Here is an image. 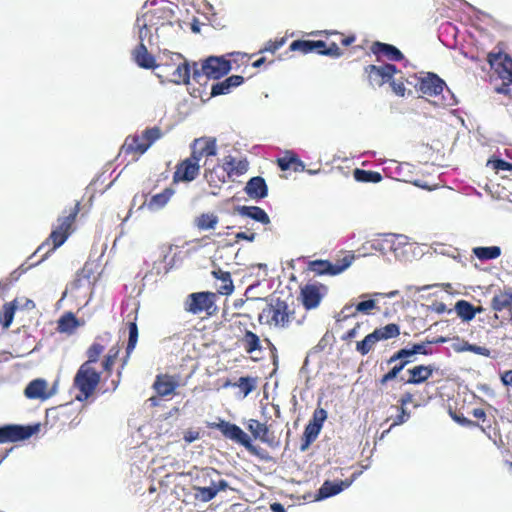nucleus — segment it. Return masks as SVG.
I'll return each mask as SVG.
<instances>
[{
  "mask_svg": "<svg viewBox=\"0 0 512 512\" xmlns=\"http://www.w3.org/2000/svg\"><path fill=\"white\" fill-rule=\"evenodd\" d=\"M79 210L80 203L77 202L74 207L70 209L68 214H66L67 211L65 210L63 215L58 217L57 225L54 226L47 240L43 242L36 250V253H39L44 251L46 247H49L38 262L45 260L51 252L55 251L65 243L70 235V229L79 213Z\"/></svg>",
  "mask_w": 512,
  "mask_h": 512,
  "instance_id": "f257e3e1",
  "label": "nucleus"
},
{
  "mask_svg": "<svg viewBox=\"0 0 512 512\" xmlns=\"http://www.w3.org/2000/svg\"><path fill=\"white\" fill-rule=\"evenodd\" d=\"M101 379V374L88 363H83L75 374L73 386L79 391L75 399L86 401L96 390Z\"/></svg>",
  "mask_w": 512,
  "mask_h": 512,
  "instance_id": "f03ea898",
  "label": "nucleus"
},
{
  "mask_svg": "<svg viewBox=\"0 0 512 512\" xmlns=\"http://www.w3.org/2000/svg\"><path fill=\"white\" fill-rule=\"evenodd\" d=\"M163 136L161 129L157 126L147 128L142 132V135L128 136L122 145V151L126 154L137 152L140 155L144 154L150 146Z\"/></svg>",
  "mask_w": 512,
  "mask_h": 512,
  "instance_id": "7ed1b4c3",
  "label": "nucleus"
},
{
  "mask_svg": "<svg viewBox=\"0 0 512 512\" xmlns=\"http://www.w3.org/2000/svg\"><path fill=\"white\" fill-rule=\"evenodd\" d=\"M214 427L219 430L225 438L244 446L251 454L262 457L261 452L263 449L253 445L250 436L238 425L220 420Z\"/></svg>",
  "mask_w": 512,
  "mask_h": 512,
  "instance_id": "20e7f679",
  "label": "nucleus"
},
{
  "mask_svg": "<svg viewBox=\"0 0 512 512\" xmlns=\"http://www.w3.org/2000/svg\"><path fill=\"white\" fill-rule=\"evenodd\" d=\"M215 298L216 295L212 292L191 293L184 301V310L193 315H198L202 312L211 315V309H215Z\"/></svg>",
  "mask_w": 512,
  "mask_h": 512,
  "instance_id": "39448f33",
  "label": "nucleus"
},
{
  "mask_svg": "<svg viewBox=\"0 0 512 512\" xmlns=\"http://www.w3.org/2000/svg\"><path fill=\"white\" fill-rule=\"evenodd\" d=\"M40 424L21 425L6 424L0 426V443L18 442L29 439L32 435L38 433Z\"/></svg>",
  "mask_w": 512,
  "mask_h": 512,
  "instance_id": "423d86ee",
  "label": "nucleus"
},
{
  "mask_svg": "<svg viewBox=\"0 0 512 512\" xmlns=\"http://www.w3.org/2000/svg\"><path fill=\"white\" fill-rule=\"evenodd\" d=\"M354 260L353 255H346L332 263L328 260H314L309 263V270L317 275H338L350 267Z\"/></svg>",
  "mask_w": 512,
  "mask_h": 512,
  "instance_id": "0eeeda50",
  "label": "nucleus"
},
{
  "mask_svg": "<svg viewBox=\"0 0 512 512\" xmlns=\"http://www.w3.org/2000/svg\"><path fill=\"white\" fill-rule=\"evenodd\" d=\"M487 61L502 80L512 83V58L509 55L490 52L487 55Z\"/></svg>",
  "mask_w": 512,
  "mask_h": 512,
  "instance_id": "6e6552de",
  "label": "nucleus"
},
{
  "mask_svg": "<svg viewBox=\"0 0 512 512\" xmlns=\"http://www.w3.org/2000/svg\"><path fill=\"white\" fill-rule=\"evenodd\" d=\"M396 70V66L393 64L369 65L365 68L369 82L373 86H382L384 83L390 82Z\"/></svg>",
  "mask_w": 512,
  "mask_h": 512,
  "instance_id": "1a4fd4ad",
  "label": "nucleus"
},
{
  "mask_svg": "<svg viewBox=\"0 0 512 512\" xmlns=\"http://www.w3.org/2000/svg\"><path fill=\"white\" fill-rule=\"evenodd\" d=\"M231 70L230 61L223 56H210L203 62V71L207 77L217 80L228 74Z\"/></svg>",
  "mask_w": 512,
  "mask_h": 512,
  "instance_id": "9d476101",
  "label": "nucleus"
},
{
  "mask_svg": "<svg viewBox=\"0 0 512 512\" xmlns=\"http://www.w3.org/2000/svg\"><path fill=\"white\" fill-rule=\"evenodd\" d=\"M357 475V473H354L351 479H346L339 482L330 480L324 481L321 487L317 490L315 500L322 501L341 493L344 489L350 487V485L356 479Z\"/></svg>",
  "mask_w": 512,
  "mask_h": 512,
  "instance_id": "9b49d317",
  "label": "nucleus"
},
{
  "mask_svg": "<svg viewBox=\"0 0 512 512\" xmlns=\"http://www.w3.org/2000/svg\"><path fill=\"white\" fill-rule=\"evenodd\" d=\"M263 313L271 315L272 321L276 326L284 327L289 322L288 304L279 298L272 299L267 308L263 310Z\"/></svg>",
  "mask_w": 512,
  "mask_h": 512,
  "instance_id": "f8f14e48",
  "label": "nucleus"
},
{
  "mask_svg": "<svg viewBox=\"0 0 512 512\" xmlns=\"http://www.w3.org/2000/svg\"><path fill=\"white\" fill-rule=\"evenodd\" d=\"M446 83L437 74L428 72L427 75L420 79L418 89L425 95L437 96L443 93Z\"/></svg>",
  "mask_w": 512,
  "mask_h": 512,
  "instance_id": "ddd939ff",
  "label": "nucleus"
},
{
  "mask_svg": "<svg viewBox=\"0 0 512 512\" xmlns=\"http://www.w3.org/2000/svg\"><path fill=\"white\" fill-rule=\"evenodd\" d=\"M199 171L200 165L187 158L177 165L173 181L191 182L198 176Z\"/></svg>",
  "mask_w": 512,
  "mask_h": 512,
  "instance_id": "4468645a",
  "label": "nucleus"
},
{
  "mask_svg": "<svg viewBox=\"0 0 512 512\" xmlns=\"http://www.w3.org/2000/svg\"><path fill=\"white\" fill-rule=\"evenodd\" d=\"M244 191L251 199L259 201L267 197L268 186L263 177L254 176L247 181Z\"/></svg>",
  "mask_w": 512,
  "mask_h": 512,
  "instance_id": "2eb2a0df",
  "label": "nucleus"
},
{
  "mask_svg": "<svg viewBox=\"0 0 512 512\" xmlns=\"http://www.w3.org/2000/svg\"><path fill=\"white\" fill-rule=\"evenodd\" d=\"M174 193L173 188L167 187L162 192L151 196L149 200L146 199L139 208L146 207L150 212H157L168 204Z\"/></svg>",
  "mask_w": 512,
  "mask_h": 512,
  "instance_id": "dca6fc26",
  "label": "nucleus"
},
{
  "mask_svg": "<svg viewBox=\"0 0 512 512\" xmlns=\"http://www.w3.org/2000/svg\"><path fill=\"white\" fill-rule=\"evenodd\" d=\"M437 370L435 365H417L407 370L410 378L406 381L407 384L419 385L427 381L433 373Z\"/></svg>",
  "mask_w": 512,
  "mask_h": 512,
  "instance_id": "f3484780",
  "label": "nucleus"
},
{
  "mask_svg": "<svg viewBox=\"0 0 512 512\" xmlns=\"http://www.w3.org/2000/svg\"><path fill=\"white\" fill-rule=\"evenodd\" d=\"M301 298L303 306L310 310L319 306L322 294L315 284H307L301 288Z\"/></svg>",
  "mask_w": 512,
  "mask_h": 512,
  "instance_id": "a211bd4d",
  "label": "nucleus"
},
{
  "mask_svg": "<svg viewBox=\"0 0 512 512\" xmlns=\"http://www.w3.org/2000/svg\"><path fill=\"white\" fill-rule=\"evenodd\" d=\"M244 82L243 76L231 75L221 82H217L211 87V96H219L230 93L232 88L240 86Z\"/></svg>",
  "mask_w": 512,
  "mask_h": 512,
  "instance_id": "6ab92c4d",
  "label": "nucleus"
},
{
  "mask_svg": "<svg viewBox=\"0 0 512 512\" xmlns=\"http://www.w3.org/2000/svg\"><path fill=\"white\" fill-rule=\"evenodd\" d=\"M179 386L177 379L169 375H158L153 384V388L159 396H168L174 393Z\"/></svg>",
  "mask_w": 512,
  "mask_h": 512,
  "instance_id": "aec40b11",
  "label": "nucleus"
},
{
  "mask_svg": "<svg viewBox=\"0 0 512 512\" xmlns=\"http://www.w3.org/2000/svg\"><path fill=\"white\" fill-rule=\"evenodd\" d=\"M235 211L240 216L251 218L261 224L267 225L270 223L268 214L258 206H237Z\"/></svg>",
  "mask_w": 512,
  "mask_h": 512,
  "instance_id": "412c9836",
  "label": "nucleus"
},
{
  "mask_svg": "<svg viewBox=\"0 0 512 512\" xmlns=\"http://www.w3.org/2000/svg\"><path fill=\"white\" fill-rule=\"evenodd\" d=\"M47 382L44 379L32 380L25 388L24 394L28 399H42L50 398L51 393H46Z\"/></svg>",
  "mask_w": 512,
  "mask_h": 512,
  "instance_id": "4be33fe9",
  "label": "nucleus"
},
{
  "mask_svg": "<svg viewBox=\"0 0 512 512\" xmlns=\"http://www.w3.org/2000/svg\"><path fill=\"white\" fill-rule=\"evenodd\" d=\"M133 59L141 68L151 69L155 67V58L148 52L144 43H139L135 48L133 51Z\"/></svg>",
  "mask_w": 512,
  "mask_h": 512,
  "instance_id": "5701e85b",
  "label": "nucleus"
},
{
  "mask_svg": "<svg viewBox=\"0 0 512 512\" xmlns=\"http://www.w3.org/2000/svg\"><path fill=\"white\" fill-rule=\"evenodd\" d=\"M372 52L375 55H384L392 61H399L404 57L397 47L382 42H375L372 46Z\"/></svg>",
  "mask_w": 512,
  "mask_h": 512,
  "instance_id": "b1692460",
  "label": "nucleus"
},
{
  "mask_svg": "<svg viewBox=\"0 0 512 512\" xmlns=\"http://www.w3.org/2000/svg\"><path fill=\"white\" fill-rule=\"evenodd\" d=\"M289 48L291 51H299L303 54L318 53L319 49L325 48V42L323 40H294Z\"/></svg>",
  "mask_w": 512,
  "mask_h": 512,
  "instance_id": "393cba45",
  "label": "nucleus"
},
{
  "mask_svg": "<svg viewBox=\"0 0 512 512\" xmlns=\"http://www.w3.org/2000/svg\"><path fill=\"white\" fill-rule=\"evenodd\" d=\"M212 275L222 282V284L218 288V293L222 295H230L233 293L234 285L231 278V274L229 272L223 271L222 269L218 268L212 271Z\"/></svg>",
  "mask_w": 512,
  "mask_h": 512,
  "instance_id": "a878e982",
  "label": "nucleus"
},
{
  "mask_svg": "<svg viewBox=\"0 0 512 512\" xmlns=\"http://www.w3.org/2000/svg\"><path fill=\"white\" fill-rule=\"evenodd\" d=\"M199 149L203 152V154L207 157L215 156L217 154V145L216 139L213 137H200L196 138L192 142V147H198L202 145Z\"/></svg>",
  "mask_w": 512,
  "mask_h": 512,
  "instance_id": "bb28decb",
  "label": "nucleus"
},
{
  "mask_svg": "<svg viewBox=\"0 0 512 512\" xmlns=\"http://www.w3.org/2000/svg\"><path fill=\"white\" fill-rule=\"evenodd\" d=\"M78 325L79 322L75 315L71 312H67L58 320L57 330L61 333L72 334Z\"/></svg>",
  "mask_w": 512,
  "mask_h": 512,
  "instance_id": "cd10ccee",
  "label": "nucleus"
},
{
  "mask_svg": "<svg viewBox=\"0 0 512 512\" xmlns=\"http://www.w3.org/2000/svg\"><path fill=\"white\" fill-rule=\"evenodd\" d=\"M248 430L256 439L261 440L263 443H270L268 438L269 430L266 424L255 419H250L248 422Z\"/></svg>",
  "mask_w": 512,
  "mask_h": 512,
  "instance_id": "c85d7f7f",
  "label": "nucleus"
},
{
  "mask_svg": "<svg viewBox=\"0 0 512 512\" xmlns=\"http://www.w3.org/2000/svg\"><path fill=\"white\" fill-rule=\"evenodd\" d=\"M191 68L187 61L179 64L172 73L171 81L175 84H189Z\"/></svg>",
  "mask_w": 512,
  "mask_h": 512,
  "instance_id": "c756f323",
  "label": "nucleus"
},
{
  "mask_svg": "<svg viewBox=\"0 0 512 512\" xmlns=\"http://www.w3.org/2000/svg\"><path fill=\"white\" fill-rule=\"evenodd\" d=\"M218 221V216L214 213H202L195 219V226L201 231H207L214 229Z\"/></svg>",
  "mask_w": 512,
  "mask_h": 512,
  "instance_id": "7c9ffc66",
  "label": "nucleus"
},
{
  "mask_svg": "<svg viewBox=\"0 0 512 512\" xmlns=\"http://www.w3.org/2000/svg\"><path fill=\"white\" fill-rule=\"evenodd\" d=\"M373 332L378 341L388 340L400 335V327L398 324L389 323L384 327L376 328Z\"/></svg>",
  "mask_w": 512,
  "mask_h": 512,
  "instance_id": "2f4dec72",
  "label": "nucleus"
},
{
  "mask_svg": "<svg viewBox=\"0 0 512 512\" xmlns=\"http://www.w3.org/2000/svg\"><path fill=\"white\" fill-rule=\"evenodd\" d=\"M455 311L463 321H471L476 315L474 306L466 300L457 301Z\"/></svg>",
  "mask_w": 512,
  "mask_h": 512,
  "instance_id": "473e14b6",
  "label": "nucleus"
},
{
  "mask_svg": "<svg viewBox=\"0 0 512 512\" xmlns=\"http://www.w3.org/2000/svg\"><path fill=\"white\" fill-rule=\"evenodd\" d=\"M18 303L19 302L16 299L14 301L4 304L3 311L0 314V323L4 329L9 328L10 325L12 324Z\"/></svg>",
  "mask_w": 512,
  "mask_h": 512,
  "instance_id": "72a5a7b5",
  "label": "nucleus"
},
{
  "mask_svg": "<svg viewBox=\"0 0 512 512\" xmlns=\"http://www.w3.org/2000/svg\"><path fill=\"white\" fill-rule=\"evenodd\" d=\"M473 254L479 260H492L501 255V248L499 246L475 247L473 249Z\"/></svg>",
  "mask_w": 512,
  "mask_h": 512,
  "instance_id": "f704fd0d",
  "label": "nucleus"
},
{
  "mask_svg": "<svg viewBox=\"0 0 512 512\" xmlns=\"http://www.w3.org/2000/svg\"><path fill=\"white\" fill-rule=\"evenodd\" d=\"M453 349L456 352L469 351V352H472V353H475V354H478V355H482V356H485V357H490L491 356L490 350L487 349L486 347L478 346V345H475V344H470L467 341H462L460 343L454 344L453 345Z\"/></svg>",
  "mask_w": 512,
  "mask_h": 512,
  "instance_id": "c9c22d12",
  "label": "nucleus"
},
{
  "mask_svg": "<svg viewBox=\"0 0 512 512\" xmlns=\"http://www.w3.org/2000/svg\"><path fill=\"white\" fill-rule=\"evenodd\" d=\"M353 176L357 182L363 183H379L382 180V175L379 172L359 168L354 170Z\"/></svg>",
  "mask_w": 512,
  "mask_h": 512,
  "instance_id": "e433bc0d",
  "label": "nucleus"
},
{
  "mask_svg": "<svg viewBox=\"0 0 512 512\" xmlns=\"http://www.w3.org/2000/svg\"><path fill=\"white\" fill-rule=\"evenodd\" d=\"M492 308L495 311L512 310V292L495 295L492 299Z\"/></svg>",
  "mask_w": 512,
  "mask_h": 512,
  "instance_id": "4c0bfd02",
  "label": "nucleus"
},
{
  "mask_svg": "<svg viewBox=\"0 0 512 512\" xmlns=\"http://www.w3.org/2000/svg\"><path fill=\"white\" fill-rule=\"evenodd\" d=\"M415 356V353L412 349V347L410 348H401L399 349L398 351H396L388 360H387V364H392L394 362H397V361H400V362H406V366L408 364H410L411 362H413V359L412 357Z\"/></svg>",
  "mask_w": 512,
  "mask_h": 512,
  "instance_id": "58836bf2",
  "label": "nucleus"
},
{
  "mask_svg": "<svg viewBox=\"0 0 512 512\" xmlns=\"http://www.w3.org/2000/svg\"><path fill=\"white\" fill-rule=\"evenodd\" d=\"M379 342L376 338V334L374 332L365 336V338L356 344V350L361 355H367L374 347V345Z\"/></svg>",
  "mask_w": 512,
  "mask_h": 512,
  "instance_id": "ea45409f",
  "label": "nucleus"
},
{
  "mask_svg": "<svg viewBox=\"0 0 512 512\" xmlns=\"http://www.w3.org/2000/svg\"><path fill=\"white\" fill-rule=\"evenodd\" d=\"M245 351L247 353H253L256 350L261 349L259 337L252 331L247 330L243 337Z\"/></svg>",
  "mask_w": 512,
  "mask_h": 512,
  "instance_id": "a19ab883",
  "label": "nucleus"
},
{
  "mask_svg": "<svg viewBox=\"0 0 512 512\" xmlns=\"http://www.w3.org/2000/svg\"><path fill=\"white\" fill-rule=\"evenodd\" d=\"M149 16V11L143 13L142 16L137 17L136 26L139 28L138 38L139 43H144L145 39L151 38L150 30L147 25V17Z\"/></svg>",
  "mask_w": 512,
  "mask_h": 512,
  "instance_id": "79ce46f5",
  "label": "nucleus"
},
{
  "mask_svg": "<svg viewBox=\"0 0 512 512\" xmlns=\"http://www.w3.org/2000/svg\"><path fill=\"white\" fill-rule=\"evenodd\" d=\"M128 332H129V337H128V343H127V347H126V353H127V355H130L132 353V351L134 350V348L137 344V341H138V327L135 322L129 323Z\"/></svg>",
  "mask_w": 512,
  "mask_h": 512,
  "instance_id": "37998d69",
  "label": "nucleus"
},
{
  "mask_svg": "<svg viewBox=\"0 0 512 512\" xmlns=\"http://www.w3.org/2000/svg\"><path fill=\"white\" fill-rule=\"evenodd\" d=\"M195 498L202 502H209L216 497L214 487H194Z\"/></svg>",
  "mask_w": 512,
  "mask_h": 512,
  "instance_id": "c03bdc74",
  "label": "nucleus"
},
{
  "mask_svg": "<svg viewBox=\"0 0 512 512\" xmlns=\"http://www.w3.org/2000/svg\"><path fill=\"white\" fill-rule=\"evenodd\" d=\"M104 351V346L99 343H93L89 349L87 350V357L88 360L84 363H88L89 366H92L93 363H96L98 361L99 356Z\"/></svg>",
  "mask_w": 512,
  "mask_h": 512,
  "instance_id": "a18cd8bd",
  "label": "nucleus"
},
{
  "mask_svg": "<svg viewBox=\"0 0 512 512\" xmlns=\"http://www.w3.org/2000/svg\"><path fill=\"white\" fill-rule=\"evenodd\" d=\"M255 379L252 377H240L238 380V387L247 396L255 389Z\"/></svg>",
  "mask_w": 512,
  "mask_h": 512,
  "instance_id": "49530a36",
  "label": "nucleus"
},
{
  "mask_svg": "<svg viewBox=\"0 0 512 512\" xmlns=\"http://www.w3.org/2000/svg\"><path fill=\"white\" fill-rule=\"evenodd\" d=\"M376 299L375 297H372L371 299L360 301L355 306V313H363V314H369L371 310L376 308Z\"/></svg>",
  "mask_w": 512,
  "mask_h": 512,
  "instance_id": "de8ad7c7",
  "label": "nucleus"
},
{
  "mask_svg": "<svg viewBox=\"0 0 512 512\" xmlns=\"http://www.w3.org/2000/svg\"><path fill=\"white\" fill-rule=\"evenodd\" d=\"M192 78L200 85H205L208 80L211 79L210 77H207L206 73L203 71V65L199 68L196 62L193 63Z\"/></svg>",
  "mask_w": 512,
  "mask_h": 512,
  "instance_id": "09e8293b",
  "label": "nucleus"
},
{
  "mask_svg": "<svg viewBox=\"0 0 512 512\" xmlns=\"http://www.w3.org/2000/svg\"><path fill=\"white\" fill-rule=\"evenodd\" d=\"M319 55L330 56L333 58H339L342 55V51L336 43H331L329 47L318 50Z\"/></svg>",
  "mask_w": 512,
  "mask_h": 512,
  "instance_id": "8fccbe9b",
  "label": "nucleus"
},
{
  "mask_svg": "<svg viewBox=\"0 0 512 512\" xmlns=\"http://www.w3.org/2000/svg\"><path fill=\"white\" fill-rule=\"evenodd\" d=\"M487 165H491L496 171H512V164L500 158L490 159Z\"/></svg>",
  "mask_w": 512,
  "mask_h": 512,
  "instance_id": "3c124183",
  "label": "nucleus"
},
{
  "mask_svg": "<svg viewBox=\"0 0 512 512\" xmlns=\"http://www.w3.org/2000/svg\"><path fill=\"white\" fill-rule=\"evenodd\" d=\"M327 419V411L323 408H317L314 413L310 424L316 425L322 429L323 423Z\"/></svg>",
  "mask_w": 512,
  "mask_h": 512,
  "instance_id": "603ef678",
  "label": "nucleus"
},
{
  "mask_svg": "<svg viewBox=\"0 0 512 512\" xmlns=\"http://www.w3.org/2000/svg\"><path fill=\"white\" fill-rule=\"evenodd\" d=\"M441 94H442L441 105L443 107H452V106H455L458 104L457 97L449 88H446V92L441 93Z\"/></svg>",
  "mask_w": 512,
  "mask_h": 512,
  "instance_id": "864d4df0",
  "label": "nucleus"
},
{
  "mask_svg": "<svg viewBox=\"0 0 512 512\" xmlns=\"http://www.w3.org/2000/svg\"><path fill=\"white\" fill-rule=\"evenodd\" d=\"M297 160V156L295 154L287 155L278 159V166L281 170L286 171L291 168Z\"/></svg>",
  "mask_w": 512,
  "mask_h": 512,
  "instance_id": "5fc2aeb1",
  "label": "nucleus"
},
{
  "mask_svg": "<svg viewBox=\"0 0 512 512\" xmlns=\"http://www.w3.org/2000/svg\"><path fill=\"white\" fill-rule=\"evenodd\" d=\"M321 431V428H319L316 425L308 423L305 427L303 437H306L308 441H315L318 437L319 433Z\"/></svg>",
  "mask_w": 512,
  "mask_h": 512,
  "instance_id": "6e6d98bb",
  "label": "nucleus"
},
{
  "mask_svg": "<svg viewBox=\"0 0 512 512\" xmlns=\"http://www.w3.org/2000/svg\"><path fill=\"white\" fill-rule=\"evenodd\" d=\"M286 42L285 38H281L280 40L276 41H268L265 45L264 49L261 50V52H271L275 53L277 50H279Z\"/></svg>",
  "mask_w": 512,
  "mask_h": 512,
  "instance_id": "4d7b16f0",
  "label": "nucleus"
},
{
  "mask_svg": "<svg viewBox=\"0 0 512 512\" xmlns=\"http://www.w3.org/2000/svg\"><path fill=\"white\" fill-rule=\"evenodd\" d=\"M427 345H429L427 343V340L424 341V342H421V343H415L412 345V349L416 354H423V355H431L432 354V350L427 348Z\"/></svg>",
  "mask_w": 512,
  "mask_h": 512,
  "instance_id": "13d9d810",
  "label": "nucleus"
},
{
  "mask_svg": "<svg viewBox=\"0 0 512 512\" xmlns=\"http://www.w3.org/2000/svg\"><path fill=\"white\" fill-rule=\"evenodd\" d=\"M399 410H400V413L394 419V422L391 425V427L401 425V424L405 423L410 418V412H408L405 409V407H400Z\"/></svg>",
  "mask_w": 512,
  "mask_h": 512,
  "instance_id": "bf43d9fd",
  "label": "nucleus"
},
{
  "mask_svg": "<svg viewBox=\"0 0 512 512\" xmlns=\"http://www.w3.org/2000/svg\"><path fill=\"white\" fill-rule=\"evenodd\" d=\"M223 169L228 175H231L235 170V159L232 156H226L223 162Z\"/></svg>",
  "mask_w": 512,
  "mask_h": 512,
  "instance_id": "052dcab7",
  "label": "nucleus"
},
{
  "mask_svg": "<svg viewBox=\"0 0 512 512\" xmlns=\"http://www.w3.org/2000/svg\"><path fill=\"white\" fill-rule=\"evenodd\" d=\"M398 294H399V291H398V290H393V291H390V292H388V293L375 292V293H372V294H362V295L360 296V298H366V297H368V296L375 297V298H378V297L394 298V297H396Z\"/></svg>",
  "mask_w": 512,
  "mask_h": 512,
  "instance_id": "680f3d73",
  "label": "nucleus"
},
{
  "mask_svg": "<svg viewBox=\"0 0 512 512\" xmlns=\"http://www.w3.org/2000/svg\"><path fill=\"white\" fill-rule=\"evenodd\" d=\"M406 367V362H400L394 365L387 373L393 378V380L398 376V374Z\"/></svg>",
  "mask_w": 512,
  "mask_h": 512,
  "instance_id": "e2e57ef3",
  "label": "nucleus"
},
{
  "mask_svg": "<svg viewBox=\"0 0 512 512\" xmlns=\"http://www.w3.org/2000/svg\"><path fill=\"white\" fill-rule=\"evenodd\" d=\"M191 149H192V153H191V156L188 159H190L193 162H196L197 164H199V161L205 155L203 154V152L200 149H198V147H192L191 146Z\"/></svg>",
  "mask_w": 512,
  "mask_h": 512,
  "instance_id": "0e129e2a",
  "label": "nucleus"
},
{
  "mask_svg": "<svg viewBox=\"0 0 512 512\" xmlns=\"http://www.w3.org/2000/svg\"><path fill=\"white\" fill-rule=\"evenodd\" d=\"M451 416H452L454 421H456L458 424H460L462 426H468V425H472L473 424V422L471 420L467 419L463 415H458L456 413H454V414L451 413Z\"/></svg>",
  "mask_w": 512,
  "mask_h": 512,
  "instance_id": "69168bd1",
  "label": "nucleus"
},
{
  "mask_svg": "<svg viewBox=\"0 0 512 512\" xmlns=\"http://www.w3.org/2000/svg\"><path fill=\"white\" fill-rule=\"evenodd\" d=\"M390 85L393 89V91L400 96L404 95L405 92V86L403 83H396L394 80L390 81Z\"/></svg>",
  "mask_w": 512,
  "mask_h": 512,
  "instance_id": "338daca9",
  "label": "nucleus"
},
{
  "mask_svg": "<svg viewBox=\"0 0 512 512\" xmlns=\"http://www.w3.org/2000/svg\"><path fill=\"white\" fill-rule=\"evenodd\" d=\"M501 381L505 386L512 385V370L504 372L501 376Z\"/></svg>",
  "mask_w": 512,
  "mask_h": 512,
  "instance_id": "774afa93",
  "label": "nucleus"
}]
</instances>
